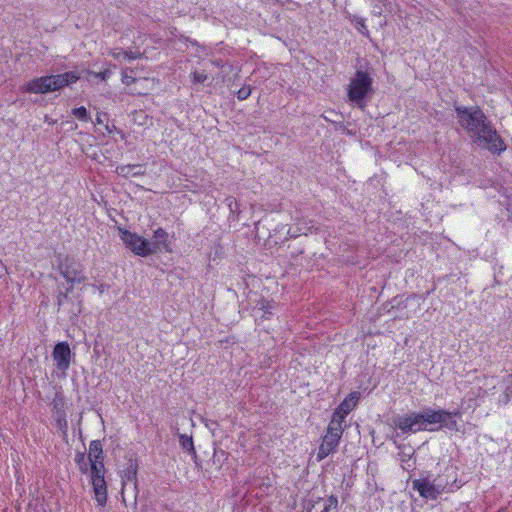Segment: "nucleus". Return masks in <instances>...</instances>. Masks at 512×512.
<instances>
[{
	"instance_id": "obj_1",
	"label": "nucleus",
	"mask_w": 512,
	"mask_h": 512,
	"mask_svg": "<svg viewBox=\"0 0 512 512\" xmlns=\"http://www.w3.org/2000/svg\"><path fill=\"white\" fill-rule=\"evenodd\" d=\"M458 411H448L445 409H432L426 407L420 412H410L408 414L397 416L393 419L396 428L403 434H414L419 431H438L443 428L449 430L457 429L455 417Z\"/></svg>"
},
{
	"instance_id": "obj_2",
	"label": "nucleus",
	"mask_w": 512,
	"mask_h": 512,
	"mask_svg": "<svg viewBox=\"0 0 512 512\" xmlns=\"http://www.w3.org/2000/svg\"><path fill=\"white\" fill-rule=\"evenodd\" d=\"M372 84L373 79L367 72L357 70L348 85L347 96L349 101L358 108L364 109L367 105V98L373 92Z\"/></svg>"
},
{
	"instance_id": "obj_3",
	"label": "nucleus",
	"mask_w": 512,
	"mask_h": 512,
	"mask_svg": "<svg viewBox=\"0 0 512 512\" xmlns=\"http://www.w3.org/2000/svg\"><path fill=\"white\" fill-rule=\"evenodd\" d=\"M120 233L121 240L134 254L146 257L157 252V245L142 236L126 229H120Z\"/></svg>"
},
{
	"instance_id": "obj_4",
	"label": "nucleus",
	"mask_w": 512,
	"mask_h": 512,
	"mask_svg": "<svg viewBox=\"0 0 512 512\" xmlns=\"http://www.w3.org/2000/svg\"><path fill=\"white\" fill-rule=\"evenodd\" d=\"M460 125L467 131L474 142L480 140V111L472 108L456 107Z\"/></svg>"
},
{
	"instance_id": "obj_5",
	"label": "nucleus",
	"mask_w": 512,
	"mask_h": 512,
	"mask_svg": "<svg viewBox=\"0 0 512 512\" xmlns=\"http://www.w3.org/2000/svg\"><path fill=\"white\" fill-rule=\"evenodd\" d=\"M482 143L484 148L494 155L502 154L507 146L498 132L486 124V117L482 113Z\"/></svg>"
},
{
	"instance_id": "obj_6",
	"label": "nucleus",
	"mask_w": 512,
	"mask_h": 512,
	"mask_svg": "<svg viewBox=\"0 0 512 512\" xmlns=\"http://www.w3.org/2000/svg\"><path fill=\"white\" fill-rule=\"evenodd\" d=\"M443 483L442 478H435L433 481L428 478L414 479L412 488L418 491L421 497L435 500L445 490Z\"/></svg>"
},
{
	"instance_id": "obj_7",
	"label": "nucleus",
	"mask_w": 512,
	"mask_h": 512,
	"mask_svg": "<svg viewBox=\"0 0 512 512\" xmlns=\"http://www.w3.org/2000/svg\"><path fill=\"white\" fill-rule=\"evenodd\" d=\"M52 411L55 414V421L57 428L61 431L63 436H67L68 422L66 419L65 411V397L61 392H56L55 397L51 402Z\"/></svg>"
},
{
	"instance_id": "obj_8",
	"label": "nucleus",
	"mask_w": 512,
	"mask_h": 512,
	"mask_svg": "<svg viewBox=\"0 0 512 512\" xmlns=\"http://www.w3.org/2000/svg\"><path fill=\"white\" fill-rule=\"evenodd\" d=\"M52 358L58 370L66 375V371L70 367L72 352L67 342H58L52 351Z\"/></svg>"
},
{
	"instance_id": "obj_9",
	"label": "nucleus",
	"mask_w": 512,
	"mask_h": 512,
	"mask_svg": "<svg viewBox=\"0 0 512 512\" xmlns=\"http://www.w3.org/2000/svg\"><path fill=\"white\" fill-rule=\"evenodd\" d=\"M51 92L59 91L76 83L81 78L78 70L68 71L61 74L49 75Z\"/></svg>"
},
{
	"instance_id": "obj_10",
	"label": "nucleus",
	"mask_w": 512,
	"mask_h": 512,
	"mask_svg": "<svg viewBox=\"0 0 512 512\" xmlns=\"http://www.w3.org/2000/svg\"><path fill=\"white\" fill-rule=\"evenodd\" d=\"M49 82V75L35 77L21 86V91L25 93L48 94L51 93Z\"/></svg>"
},
{
	"instance_id": "obj_11",
	"label": "nucleus",
	"mask_w": 512,
	"mask_h": 512,
	"mask_svg": "<svg viewBox=\"0 0 512 512\" xmlns=\"http://www.w3.org/2000/svg\"><path fill=\"white\" fill-rule=\"evenodd\" d=\"M342 434H338L336 432L326 431V434L323 437V441L319 446L317 459L319 461L326 458L329 454L334 452L339 444Z\"/></svg>"
},
{
	"instance_id": "obj_12",
	"label": "nucleus",
	"mask_w": 512,
	"mask_h": 512,
	"mask_svg": "<svg viewBox=\"0 0 512 512\" xmlns=\"http://www.w3.org/2000/svg\"><path fill=\"white\" fill-rule=\"evenodd\" d=\"M59 270L63 277L75 276L83 272V265L73 256H65L59 261Z\"/></svg>"
},
{
	"instance_id": "obj_13",
	"label": "nucleus",
	"mask_w": 512,
	"mask_h": 512,
	"mask_svg": "<svg viewBox=\"0 0 512 512\" xmlns=\"http://www.w3.org/2000/svg\"><path fill=\"white\" fill-rule=\"evenodd\" d=\"M138 463L135 459H129L126 463L124 470L122 471V484L125 486L126 482H133L136 493H138V481H137Z\"/></svg>"
},
{
	"instance_id": "obj_14",
	"label": "nucleus",
	"mask_w": 512,
	"mask_h": 512,
	"mask_svg": "<svg viewBox=\"0 0 512 512\" xmlns=\"http://www.w3.org/2000/svg\"><path fill=\"white\" fill-rule=\"evenodd\" d=\"M116 173L123 177H138L143 176L146 173L144 164H127V165H119L116 168Z\"/></svg>"
},
{
	"instance_id": "obj_15",
	"label": "nucleus",
	"mask_w": 512,
	"mask_h": 512,
	"mask_svg": "<svg viewBox=\"0 0 512 512\" xmlns=\"http://www.w3.org/2000/svg\"><path fill=\"white\" fill-rule=\"evenodd\" d=\"M91 484L97 504L101 507L105 506L108 498L107 483L105 479H101L99 482L97 481Z\"/></svg>"
},
{
	"instance_id": "obj_16",
	"label": "nucleus",
	"mask_w": 512,
	"mask_h": 512,
	"mask_svg": "<svg viewBox=\"0 0 512 512\" xmlns=\"http://www.w3.org/2000/svg\"><path fill=\"white\" fill-rule=\"evenodd\" d=\"M88 460L90 464L104 462L103 446L100 440H92L90 442Z\"/></svg>"
},
{
	"instance_id": "obj_17",
	"label": "nucleus",
	"mask_w": 512,
	"mask_h": 512,
	"mask_svg": "<svg viewBox=\"0 0 512 512\" xmlns=\"http://www.w3.org/2000/svg\"><path fill=\"white\" fill-rule=\"evenodd\" d=\"M436 478H442L443 484H445V490L443 492H451L460 487L457 484L456 472L453 467L446 468L443 474L438 475Z\"/></svg>"
},
{
	"instance_id": "obj_18",
	"label": "nucleus",
	"mask_w": 512,
	"mask_h": 512,
	"mask_svg": "<svg viewBox=\"0 0 512 512\" xmlns=\"http://www.w3.org/2000/svg\"><path fill=\"white\" fill-rule=\"evenodd\" d=\"M360 399L359 392H351L336 409L342 412V414H349L357 405Z\"/></svg>"
},
{
	"instance_id": "obj_19",
	"label": "nucleus",
	"mask_w": 512,
	"mask_h": 512,
	"mask_svg": "<svg viewBox=\"0 0 512 512\" xmlns=\"http://www.w3.org/2000/svg\"><path fill=\"white\" fill-rule=\"evenodd\" d=\"M154 238H155V242L153 244H156L157 245V250L160 249V246L167 252L171 251L170 249V242H169V235L168 233L162 229V228H157L155 231H154V234H153Z\"/></svg>"
},
{
	"instance_id": "obj_20",
	"label": "nucleus",
	"mask_w": 512,
	"mask_h": 512,
	"mask_svg": "<svg viewBox=\"0 0 512 512\" xmlns=\"http://www.w3.org/2000/svg\"><path fill=\"white\" fill-rule=\"evenodd\" d=\"M91 483L99 482L101 479H105V466L104 462L91 463L89 466Z\"/></svg>"
},
{
	"instance_id": "obj_21",
	"label": "nucleus",
	"mask_w": 512,
	"mask_h": 512,
	"mask_svg": "<svg viewBox=\"0 0 512 512\" xmlns=\"http://www.w3.org/2000/svg\"><path fill=\"white\" fill-rule=\"evenodd\" d=\"M179 444L183 450L188 452L194 459L197 458V453L194 447L192 436L186 434H179Z\"/></svg>"
},
{
	"instance_id": "obj_22",
	"label": "nucleus",
	"mask_w": 512,
	"mask_h": 512,
	"mask_svg": "<svg viewBox=\"0 0 512 512\" xmlns=\"http://www.w3.org/2000/svg\"><path fill=\"white\" fill-rule=\"evenodd\" d=\"M74 461L78 466L81 474H87L89 471L90 462L88 456L86 457L85 451H76Z\"/></svg>"
},
{
	"instance_id": "obj_23",
	"label": "nucleus",
	"mask_w": 512,
	"mask_h": 512,
	"mask_svg": "<svg viewBox=\"0 0 512 512\" xmlns=\"http://www.w3.org/2000/svg\"><path fill=\"white\" fill-rule=\"evenodd\" d=\"M500 389L504 393V402H508V400L512 396V374L507 375L503 379L500 385Z\"/></svg>"
},
{
	"instance_id": "obj_24",
	"label": "nucleus",
	"mask_w": 512,
	"mask_h": 512,
	"mask_svg": "<svg viewBox=\"0 0 512 512\" xmlns=\"http://www.w3.org/2000/svg\"><path fill=\"white\" fill-rule=\"evenodd\" d=\"M339 510V502L338 498L335 495H330L325 500V504L323 510L321 512H338Z\"/></svg>"
},
{
	"instance_id": "obj_25",
	"label": "nucleus",
	"mask_w": 512,
	"mask_h": 512,
	"mask_svg": "<svg viewBox=\"0 0 512 512\" xmlns=\"http://www.w3.org/2000/svg\"><path fill=\"white\" fill-rule=\"evenodd\" d=\"M72 115L80 121L87 122L90 120L87 109L84 106L72 109Z\"/></svg>"
},
{
	"instance_id": "obj_26",
	"label": "nucleus",
	"mask_w": 512,
	"mask_h": 512,
	"mask_svg": "<svg viewBox=\"0 0 512 512\" xmlns=\"http://www.w3.org/2000/svg\"><path fill=\"white\" fill-rule=\"evenodd\" d=\"M225 201L230 210V213L237 215L240 213V204L234 197H227Z\"/></svg>"
},
{
	"instance_id": "obj_27",
	"label": "nucleus",
	"mask_w": 512,
	"mask_h": 512,
	"mask_svg": "<svg viewBox=\"0 0 512 512\" xmlns=\"http://www.w3.org/2000/svg\"><path fill=\"white\" fill-rule=\"evenodd\" d=\"M327 431L343 434L344 427L343 424L339 423L338 420H336V418H331V421L327 427Z\"/></svg>"
},
{
	"instance_id": "obj_28",
	"label": "nucleus",
	"mask_w": 512,
	"mask_h": 512,
	"mask_svg": "<svg viewBox=\"0 0 512 512\" xmlns=\"http://www.w3.org/2000/svg\"><path fill=\"white\" fill-rule=\"evenodd\" d=\"M83 72H86L89 75H93L94 77L99 78L102 81H105L111 75V71L108 69L101 72H93L90 70H83Z\"/></svg>"
},
{
	"instance_id": "obj_29",
	"label": "nucleus",
	"mask_w": 512,
	"mask_h": 512,
	"mask_svg": "<svg viewBox=\"0 0 512 512\" xmlns=\"http://www.w3.org/2000/svg\"><path fill=\"white\" fill-rule=\"evenodd\" d=\"M208 76L204 72L194 71L192 73V82L193 83H204L207 80Z\"/></svg>"
},
{
	"instance_id": "obj_30",
	"label": "nucleus",
	"mask_w": 512,
	"mask_h": 512,
	"mask_svg": "<svg viewBox=\"0 0 512 512\" xmlns=\"http://www.w3.org/2000/svg\"><path fill=\"white\" fill-rule=\"evenodd\" d=\"M391 301L393 302L394 309L403 310L407 307L406 301L399 296L392 298Z\"/></svg>"
},
{
	"instance_id": "obj_31",
	"label": "nucleus",
	"mask_w": 512,
	"mask_h": 512,
	"mask_svg": "<svg viewBox=\"0 0 512 512\" xmlns=\"http://www.w3.org/2000/svg\"><path fill=\"white\" fill-rule=\"evenodd\" d=\"M250 94H251V89H250V87H247V86H243V87H241V88L237 91V93H236L237 98H238L239 100H245V99H247V98L250 96Z\"/></svg>"
},
{
	"instance_id": "obj_32",
	"label": "nucleus",
	"mask_w": 512,
	"mask_h": 512,
	"mask_svg": "<svg viewBox=\"0 0 512 512\" xmlns=\"http://www.w3.org/2000/svg\"><path fill=\"white\" fill-rule=\"evenodd\" d=\"M64 278L67 280L68 284H72V285H74L75 283H77V284L82 283L87 279L83 275V273L75 275V276L64 277Z\"/></svg>"
},
{
	"instance_id": "obj_33",
	"label": "nucleus",
	"mask_w": 512,
	"mask_h": 512,
	"mask_svg": "<svg viewBox=\"0 0 512 512\" xmlns=\"http://www.w3.org/2000/svg\"><path fill=\"white\" fill-rule=\"evenodd\" d=\"M67 300H69V296L67 295V292H63L60 290L57 295L58 308H60Z\"/></svg>"
},
{
	"instance_id": "obj_34",
	"label": "nucleus",
	"mask_w": 512,
	"mask_h": 512,
	"mask_svg": "<svg viewBox=\"0 0 512 512\" xmlns=\"http://www.w3.org/2000/svg\"><path fill=\"white\" fill-rule=\"evenodd\" d=\"M261 309L263 310L264 312V315H271L272 314V310H273V305L270 304L268 301H264L262 306H261ZM265 318H268L267 316H264Z\"/></svg>"
},
{
	"instance_id": "obj_35",
	"label": "nucleus",
	"mask_w": 512,
	"mask_h": 512,
	"mask_svg": "<svg viewBox=\"0 0 512 512\" xmlns=\"http://www.w3.org/2000/svg\"><path fill=\"white\" fill-rule=\"evenodd\" d=\"M346 416H347V414H342L341 411H339L338 409H335V411L333 412L332 418H336V420H338L339 423L343 424L345 422Z\"/></svg>"
},
{
	"instance_id": "obj_36",
	"label": "nucleus",
	"mask_w": 512,
	"mask_h": 512,
	"mask_svg": "<svg viewBox=\"0 0 512 512\" xmlns=\"http://www.w3.org/2000/svg\"><path fill=\"white\" fill-rule=\"evenodd\" d=\"M382 310L385 311L386 313H390L392 310H394L393 302L391 300L385 302L382 305Z\"/></svg>"
},
{
	"instance_id": "obj_37",
	"label": "nucleus",
	"mask_w": 512,
	"mask_h": 512,
	"mask_svg": "<svg viewBox=\"0 0 512 512\" xmlns=\"http://www.w3.org/2000/svg\"><path fill=\"white\" fill-rule=\"evenodd\" d=\"M211 64L218 68H223L225 66V62L220 58L211 59Z\"/></svg>"
},
{
	"instance_id": "obj_38",
	"label": "nucleus",
	"mask_w": 512,
	"mask_h": 512,
	"mask_svg": "<svg viewBox=\"0 0 512 512\" xmlns=\"http://www.w3.org/2000/svg\"><path fill=\"white\" fill-rule=\"evenodd\" d=\"M123 54H124L125 58H127L129 60H134V59H137L139 57L138 53H135V52H132V51H124Z\"/></svg>"
},
{
	"instance_id": "obj_39",
	"label": "nucleus",
	"mask_w": 512,
	"mask_h": 512,
	"mask_svg": "<svg viewBox=\"0 0 512 512\" xmlns=\"http://www.w3.org/2000/svg\"><path fill=\"white\" fill-rule=\"evenodd\" d=\"M122 82L125 85H130L131 83L135 82V78L128 76L127 74H123L122 76Z\"/></svg>"
},
{
	"instance_id": "obj_40",
	"label": "nucleus",
	"mask_w": 512,
	"mask_h": 512,
	"mask_svg": "<svg viewBox=\"0 0 512 512\" xmlns=\"http://www.w3.org/2000/svg\"><path fill=\"white\" fill-rule=\"evenodd\" d=\"M73 287H74V285H72V284H69V286L67 287L65 292H67L68 296H69V293L73 290Z\"/></svg>"
},
{
	"instance_id": "obj_41",
	"label": "nucleus",
	"mask_w": 512,
	"mask_h": 512,
	"mask_svg": "<svg viewBox=\"0 0 512 512\" xmlns=\"http://www.w3.org/2000/svg\"><path fill=\"white\" fill-rule=\"evenodd\" d=\"M253 483H254V481H253V480H246V481L244 482V485L252 486V485H253Z\"/></svg>"
},
{
	"instance_id": "obj_42",
	"label": "nucleus",
	"mask_w": 512,
	"mask_h": 512,
	"mask_svg": "<svg viewBox=\"0 0 512 512\" xmlns=\"http://www.w3.org/2000/svg\"><path fill=\"white\" fill-rule=\"evenodd\" d=\"M311 510H312V509L310 508V509H308V511H307V512H311Z\"/></svg>"
}]
</instances>
